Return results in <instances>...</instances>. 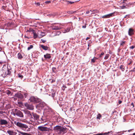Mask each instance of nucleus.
Wrapping results in <instances>:
<instances>
[{
    "instance_id": "9b49d317",
    "label": "nucleus",
    "mask_w": 135,
    "mask_h": 135,
    "mask_svg": "<svg viewBox=\"0 0 135 135\" xmlns=\"http://www.w3.org/2000/svg\"><path fill=\"white\" fill-rule=\"evenodd\" d=\"M128 35L130 36H132L134 34V30L132 28H129L128 31Z\"/></svg>"
},
{
    "instance_id": "a18cd8bd",
    "label": "nucleus",
    "mask_w": 135,
    "mask_h": 135,
    "mask_svg": "<svg viewBox=\"0 0 135 135\" xmlns=\"http://www.w3.org/2000/svg\"><path fill=\"white\" fill-rule=\"evenodd\" d=\"M82 27L83 28H85L86 27V25H84V26H82Z\"/></svg>"
},
{
    "instance_id": "a19ab883",
    "label": "nucleus",
    "mask_w": 135,
    "mask_h": 135,
    "mask_svg": "<svg viewBox=\"0 0 135 135\" xmlns=\"http://www.w3.org/2000/svg\"><path fill=\"white\" fill-rule=\"evenodd\" d=\"M122 9H124L126 8V6H123L121 7Z\"/></svg>"
},
{
    "instance_id": "ddd939ff",
    "label": "nucleus",
    "mask_w": 135,
    "mask_h": 135,
    "mask_svg": "<svg viewBox=\"0 0 135 135\" xmlns=\"http://www.w3.org/2000/svg\"><path fill=\"white\" fill-rule=\"evenodd\" d=\"M33 117H34V121L36 120H38L39 119V116L36 113H33Z\"/></svg>"
},
{
    "instance_id": "2eb2a0df",
    "label": "nucleus",
    "mask_w": 135,
    "mask_h": 135,
    "mask_svg": "<svg viewBox=\"0 0 135 135\" xmlns=\"http://www.w3.org/2000/svg\"><path fill=\"white\" fill-rule=\"evenodd\" d=\"M44 57L45 59H50L51 57V54L47 53L44 55Z\"/></svg>"
},
{
    "instance_id": "39448f33",
    "label": "nucleus",
    "mask_w": 135,
    "mask_h": 135,
    "mask_svg": "<svg viewBox=\"0 0 135 135\" xmlns=\"http://www.w3.org/2000/svg\"><path fill=\"white\" fill-rule=\"evenodd\" d=\"M38 129L40 131H49L50 129L47 127L42 126H40L38 127Z\"/></svg>"
},
{
    "instance_id": "dca6fc26",
    "label": "nucleus",
    "mask_w": 135,
    "mask_h": 135,
    "mask_svg": "<svg viewBox=\"0 0 135 135\" xmlns=\"http://www.w3.org/2000/svg\"><path fill=\"white\" fill-rule=\"evenodd\" d=\"M7 133L10 135H15L16 133L14 132L13 131L8 130L7 132Z\"/></svg>"
},
{
    "instance_id": "5fc2aeb1",
    "label": "nucleus",
    "mask_w": 135,
    "mask_h": 135,
    "mask_svg": "<svg viewBox=\"0 0 135 135\" xmlns=\"http://www.w3.org/2000/svg\"><path fill=\"white\" fill-rule=\"evenodd\" d=\"M52 97H53L54 96V94H53L52 93Z\"/></svg>"
},
{
    "instance_id": "e2e57ef3",
    "label": "nucleus",
    "mask_w": 135,
    "mask_h": 135,
    "mask_svg": "<svg viewBox=\"0 0 135 135\" xmlns=\"http://www.w3.org/2000/svg\"><path fill=\"white\" fill-rule=\"evenodd\" d=\"M123 1V3H124V1Z\"/></svg>"
},
{
    "instance_id": "f8f14e48",
    "label": "nucleus",
    "mask_w": 135,
    "mask_h": 135,
    "mask_svg": "<svg viewBox=\"0 0 135 135\" xmlns=\"http://www.w3.org/2000/svg\"><path fill=\"white\" fill-rule=\"evenodd\" d=\"M67 131V129L65 127H63L61 126L60 128V131L61 132H62L63 133H66Z\"/></svg>"
},
{
    "instance_id": "37998d69",
    "label": "nucleus",
    "mask_w": 135,
    "mask_h": 135,
    "mask_svg": "<svg viewBox=\"0 0 135 135\" xmlns=\"http://www.w3.org/2000/svg\"><path fill=\"white\" fill-rule=\"evenodd\" d=\"M131 106H132V107L133 108L134 107V105L133 103H132L131 105Z\"/></svg>"
},
{
    "instance_id": "20e7f679",
    "label": "nucleus",
    "mask_w": 135,
    "mask_h": 135,
    "mask_svg": "<svg viewBox=\"0 0 135 135\" xmlns=\"http://www.w3.org/2000/svg\"><path fill=\"white\" fill-rule=\"evenodd\" d=\"M39 102V104L36 106V107L38 109L40 110L42 109L46 106V104L44 102L41 101H40Z\"/></svg>"
},
{
    "instance_id": "58836bf2",
    "label": "nucleus",
    "mask_w": 135,
    "mask_h": 135,
    "mask_svg": "<svg viewBox=\"0 0 135 135\" xmlns=\"http://www.w3.org/2000/svg\"><path fill=\"white\" fill-rule=\"evenodd\" d=\"M19 77L21 79H22L23 77V76L22 75H19Z\"/></svg>"
},
{
    "instance_id": "f704fd0d",
    "label": "nucleus",
    "mask_w": 135,
    "mask_h": 135,
    "mask_svg": "<svg viewBox=\"0 0 135 135\" xmlns=\"http://www.w3.org/2000/svg\"><path fill=\"white\" fill-rule=\"evenodd\" d=\"M35 4L37 6H39L40 5V4L39 2L35 3Z\"/></svg>"
},
{
    "instance_id": "393cba45",
    "label": "nucleus",
    "mask_w": 135,
    "mask_h": 135,
    "mask_svg": "<svg viewBox=\"0 0 135 135\" xmlns=\"http://www.w3.org/2000/svg\"><path fill=\"white\" fill-rule=\"evenodd\" d=\"M32 32V33H33V32H35V31L32 28H30L29 30H27V32Z\"/></svg>"
},
{
    "instance_id": "4468645a",
    "label": "nucleus",
    "mask_w": 135,
    "mask_h": 135,
    "mask_svg": "<svg viewBox=\"0 0 135 135\" xmlns=\"http://www.w3.org/2000/svg\"><path fill=\"white\" fill-rule=\"evenodd\" d=\"M15 96L16 97L20 99H22L23 97V95L20 93H18L15 94Z\"/></svg>"
},
{
    "instance_id": "69168bd1",
    "label": "nucleus",
    "mask_w": 135,
    "mask_h": 135,
    "mask_svg": "<svg viewBox=\"0 0 135 135\" xmlns=\"http://www.w3.org/2000/svg\"><path fill=\"white\" fill-rule=\"evenodd\" d=\"M123 1V3H124V1Z\"/></svg>"
},
{
    "instance_id": "bf43d9fd",
    "label": "nucleus",
    "mask_w": 135,
    "mask_h": 135,
    "mask_svg": "<svg viewBox=\"0 0 135 135\" xmlns=\"http://www.w3.org/2000/svg\"><path fill=\"white\" fill-rule=\"evenodd\" d=\"M2 50V49L1 47H0V51Z\"/></svg>"
},
{
    "instance_id": "2f4dec72",
    "label": "nucleus",
    "mask_w": 135,
    "mask_h": 135,
    "mask_svg": "<svg viewBox=\"0 0 135 135\" xmlns=\"http://www.w3.org/2000/svg\"><path fill=\"white\" fill-rule=\"evenodd\" d=\"M6 93L8 95H10L11 93V91L9 90H7L6 91Z\"/></svg>"
},
{
    "instance_id": "de8ad7c7",
    "label": "nucleus",
    "mask_w": 135,
    "mask_h": 135,
    "mask_svg": "<svg viewBox=\"0 0 135 135\" xmlns=\"http://www.w3.org/2000/svg\"><path fill=\"white\" fill-rule=\"evenodd\" d=\"M89 38H90V37H88L86 38V40H88Z\"/></svg>"
},
{
    "instance_id": "412c9836",
    "label": "nucleus",
    "mask_w": 135,
    "mask_h": 135,
    "mask_svg": "<svg viewBox=\"0 0 135 135\" xmlns=\"http://www.w3.org/2000/svg\"><path fill=\"white\" fill-rule=\"evenodd\" d=\"M98 59V58L95 57H94L93 59H92L91 60V63H94Z\"/></svg>"
},
{
    "instance_id": "09e8293b",
    "label": "nucleus",
    "mask_w": 135,
    "mask_h": 135,
    "mask_svg": "<svg viewBox=\"0 0 135 135\" xmlns=\"http://www.w3.org/2000/svg\"><path fill=\"white\" fill-rule=\"evenodd\" d=\"M46 3H50V1H46Z\"/></svg>"
},
{
    "instance_id": "4c0bfd02",
    "label": "nucleus",
    "mask_w": 135,
    "mask_h": 135,
    "mask_svg": "<svg viewBox=\"0 0 135 135\" xmlns=\"http://www.w3.org/2000/svg\"><path fill=\"white\" fill-rule=\"evenodd\" d=\"M104 53L103 52H102L101 54L100 55H99V57H102V55H104Z\"/></svg>"
},
{
    "instance_id": "423d86ee",
    "label": "nucleus",
    "mask_w": 135,
    "mask_h": 135,
    "mask_svg": "<svg viewBox=\"0 0 135 135\" xmlns=\"http://www.w3.org/2000/svg\"><path fill=\"white\" fill-rule=\"evenodd\" d=\"M25 106L28 109L32 110H33L34 109L33 106L32 105L29 104L27 103H26L25 104Z\"/></svg>"
},
{
    "instance_id": "052dcab7",
    "label": "nucleus",
    "mask_w": 135,
    "mask_h": 135,
    "mask_svg": "<svg viewBox=\"0 0 135 135\" xmlns=\"http://www.w3.org/2000/svg\"><path fill=\"white\" fill-rule=\"evenodd\" d=\"M133 135H135V133H133Z\"/></svg>"
},
{
    "instance_id": "a878e982",
    "label": "nucleus",
    "mask_w": 135,
    "mask_h": 135,
    "mask_svg": "<svg viewBox=\"0 0 135 135\" xmlns=\"http://www.w3.org/2000/svg\"><path fill=\"white\" fill-rule=\"evenodd\" d=\"M102 117V115L100 114H99L97 115V118L99 119H100Z\"/></svg>"
},
{
    "instance_id": "680f3d73",
    "label": "nucleus",
    "mask_w": 135,
    "mask_h": 135,
    "mask_svg": "<svg viewBox=\"0 0 135 135\" xmlns=\"http://www.w3.org/2000/svg\"><path fill=\"white\" fill-rule=\"evenodd\" d=\"M93 135H98V134H94Z\"/></svg>"
},
{
    "instance_id": "8fccbe9b",
    "label": "nucleus",
    "mask_w": 135,
    "mask_h": 135,
    "mask_svg": "<svg viewBox=\"0 0 135 135\" xmlns=\"http://www.w3.org/2000/svg\"><path fill=\"white\" fill-rule=\"evenodd\" d=\"M98 134V135H103V133H98V134Z\"/></svg>"
},
{
    "instance_id": "6ab92c4d",
    "label": "nucleus",
    "mask_w": 135,
    "mask_h": 135,
    "mask_svg": "<svg viewBox=\"0 0 135 135\" xmlns=\"http://www.w3.org/2000/svg\"><path fill=\"white\" fill-rule=\"evenodd\" d=\"M33 113H32L28 117L30 121H34V118L33 115Z\"/></svg>"
},
{
    "instance_id": "cd10ccee",
    "label": "nucleus",
    "mask_w": 135,
    "mask_h": 135,
    "mask_svg": "<svg viewBox=\"0 0 135 135\" xmlns=\"http://www.w3.org/2000/svg\"><path fill=\"white\" fill-rule=\"evenodd\" d=\"M76 12V11L73 12V11H68L67 12L69 14H72L73 13H75Z\"/></svg>"
},
{
    "instance_id": "4d7b16f0",
    "label": "nucleus",
    "mask_w": 135,
    "mask_h": 135,
    "mask_svg": "<svg viewBox=\"0 0 135 135\" xmlns=\"http://www.w3.org/2000/svg\"><path fill=\"white\" fill-rule=\"evenodd\" d=\"M25 38H28V39L29 38L28 37H27V36H25Z\"/></svg>"
},
{
    "instance_id": "79ce46f5",
    "label": "nucleus",
    "mask_w": 135,
    "mask_h": 135,
    "mask_svg": "<svg viewBox=\"0 0 135 135\" xmlns=\"http://www.w3.org/2000/svg\"><path fill=\"white\" fill-rule=\"evenodd\" d=\"M55 80H54L53 79H52V81H51V83H53L55 82Z\"/></svg>"
},
{
    "instance_id": "7c9ffc66",
    "label": "nucleus",
    "mask_w": 135,
    "mask_h": 135,
    "mask_svg": "<svg viewBox=\"0 0 135 135\" xmlns=\"http://www.w3.org/2000/svg\"><path fill=\"white\" fill-rule=\"evenodd\" d=\"M33 46L32 45H30V46L28 47L27 48V50H29L31 49H32L33 48Z\"/></svg>"
},
{
    "instance_id": "774afa93",
    "label": "nucleus",
    "mask_w": 135,
    "mask_h": 135,
    "mask_svg": "<svg viewBox=\"0 0 135 135\" xmlns=\"http://www.w3.org/2000/svg\"><path fill=\"white\" fill-rule=\"evenodd\" d=\"M4 70V69H3V71H5Z\"/></svg>"
},
{
    "instance_id": "864d4df0",
    "label": "nucleus",
    "mask_w": 135,
    "mask_h": 135,
    "mask_svg": "<svg viewBox=\"0 0 135 135\" xmlns=\"http://www.w3.org/2000/svg\"><path fill=\"white\" fill-rule=\"evenodd\" d=\"M56 68H52V71H54V69H56Z\"/></svg>"
},
{
    "instance_id": "1a4fd4ad",
    "label": "nucleus",
    "mask_w": 135,
    "mask_h": 135,
    "mask_svg": "<svg viewBox=\"0 0 135 135\" xmlns=\"http://www.w3.org/2000/svg\"><path fill=\"white\" fill-rule=\"evenodd\" d=\"M38 36L41 38L45 36L46 35V33L45 32H42L41 31H38Z\"/></svg>"
},
{
    "instance_id": "3c124183",
    "label": "nucleus",
    "mask_w": 135,
    "mask_h": 135,
    "mask_svg": "<svg viewBox=\"0 0 135 135\" xmlns=\"http://www.w3.org/2000/svg\"><path fill=\"white\" fill-rule=\"evenodd\" d=\"M121 69L122 71H123L124 70V68H120Z\"/></svg>"
},
{
    "instance_id": "473e14b6",
    "label": "nucleus",
    "mask_w": 135,
    "mask_h": 135,
    "mask_svg": "<svg viewBox=\"0 0 135 135\" xmlns=\"http://www.w3.org/2000/svg\"><path fill=\"white\" fill-rule=\"evenodd\" d=\"M112 131H110L108 132H105L103 134V135H106L107 134H108L110 133H112Z\"/></svg>"
},
{
    "instance_id": "0e129e2a",
    "label": "nucleus",
    "mask_w": 135,
    "mask_h": 135,
    "mask_svg": "<svg viewBox=\"0 0 135 135\" xmlns=\"http://www.w3.org/2000/svg\"><path fill=\"white\" fill-rule=\"evenodd\" d=\"M123 1V3H124V1Z\"/></svg>"
},
{
    "instance_id": "c85d7f7f",
    "label": "nucleus",
    "mask_w": 135,
    "mask_h": 135,
    "mask_svg": "<svg viewBox=\"0 0 135 135\" xmlns=\"http://www.w3.org/2000/svg\"><path fill=\"white\" fill-rule=\"evenodd\" d=\"M109 56V54H107L106 55L105 57H104V59L106 60L107 59H108Z\"/></svg>"
},
{
    "instance_id": "72a5a7b5",
    "label": "nucleus",
    "mask_w": 135,
    "mask_h": 135,
    "mask_svg": "<svg viewBox=\"0 0 135 135\" xmlns=\"http://www.w3.org/2000/svg\"><path fill=\"white\" fill-rule=\"evenodd\" d=\"M125 41H122L121 42V44H120V46H123L124 44H125Z\"/></svg>"
},
{
    "instance_id": "338daca9",
    "label": "nucleus",
    "mask_w": 135,
    "mask_h": 135,
    "mask_svg": "<svg viewBox=\"0 0 135 135\" xmlns=\"http://www.w3.org/2000/svg\"><path fill=\"white\" fill-rule=\"evenodd\" d=\"M1 113V111H0V113Z\"/></svg>"
},
{
    "instance_id": "ea45409f",
    "label": "nucleus",
    "mask_w": 135,
    "mask_h": 135,
    "mask_svg": "<svg viewBox=\"0 0 135 135\" xmlns=\"http://www.w3.org/2000/svg\"><path fill=\"white\" fill-rule=\"evenodd\" d=\"M27 95H28V94L27 93H25L24 94V96L26 98Z\"/></svg>"
},
{
    "instance_id": "f03ea898",
    "label": "nucleus",
    "mask_w": 135,
    "mask_h": 135,
    "mask_svg": "<svg viewBox=\"0 0 135 135\" xmlns=\"http://www.w3.org/2000/svg\"><path fill=\"white\" fill-rule=\"evenodd\" d=\"M15 124L18 127L22 129H26L28 128V126L26 124L22 123L19 122H15Z\"/></svg>"
},
{
    "instance_id": "49530a36",
    "label": "nucleus",
    "mask_w": 135,
    "mask_h": 135,
    "mask_svg": "<svg viewBox=\"0 0 135 135\" xmlns=\"http://www.w3.org/2000/svg\"><path fill=\"white\" fill-rule=\"evenodd\" d=\"M118 102H119V104H120L122 102V101L121 100H119Z\"/></svg>"
},
{
    "instance_id": "aec40b11",
    "label": "nucleus",
    "mask_w": 135,
    "mask_h": 135,
    "mask_svg": "<svg viewBox=\"0 0 135 135\" xmlns=\"http://www.w3.org/2000/svg\"><path fill=\"white\" fill-rule=\"evenodd\" d=\"M61 127V126H57L54 127V129L55 130H59L60 131Z\"/></svg>"
},
{
    "instance_id": "f257e3e1",
    "label": "nucleus",
    "mask_w": 135,
    "mask_h": 135,
    "mask_svg": "<svg viewBox=\"0 0 135 135\" xmlns=\"http://www.w3.org/2000/svg\"><path fill=\"white\" fill-rule=\"evenodd\" d=\"M13 113L14 115H16L17 116L21 117H23V115L21 112L18 109H16L12 110Z\"/></svg>"
},
{
    "instance_id": "b1692460",
    "label": "nucleus",
    "mask_w": 135,
    "mask_h": 135,
    "mask_svg": "<svg viewBox=\"0 0 135 135\" xmlns=\"http://www.w3.org/2000/svg\"><path fill=\"white\" fill-rule=\"evenodd\" d=\"M22 58V56L20 53H19L18 55V59H20Z\"/></svg>"
},
{
    "instance_id": "c9c22d12",
    "label": "nucleus",
    "mask_w": 135,
    "mask_h": 135,
    "mask_svg": "<svg viewBox=\"0 0 135 135\" xmlns=\"http://www.w3.org/2000/svg\"><path fill=\"white\" fill-rule=\"evenodd\" d=\"M41 41H42V42L43 43H45L46 41V40H43V39H41Z\"/></svg>"
},
{
    "instance_id": "e433bc0d",
    "label": "nucleus",
    "mask_w": 135,
    "mask_h": 135,
    "mask_svg": "<svg viewBox=\"0 0 135 135\" xmlns=\"http://www.w3.org/2000/svg\"><path fill=\"white\" fill-rule=\"evenodd\" d=\"M135 47V46H130V47H129V48L130 49H133Z\"/></svg>"
},
{
    "instance_id": "a211bd4d",
    "label": "nucleus",
    "mask_w": 135,
    "mask_h": 135,
    "mask_svg": "<svg viewBox=\"0 0 135 135\" xmlns=\"http://www.w3.org/2000/svg\"><path fill=\"white\" fill-rule=\"evenodd\" d=\"M113 15L112 13H110L108 14H107L106 15H105L103 16L102 17L103 18H106L109 17H110L112 16Z\"/></svg>"
},
{
    "instance_id": "f3484780",
    "label": "nucleus",
    "mask_w": 135,
    "mask_h": 135,
    "mask_svg": "<svg viewBox=\"0 0 135 135\" xmlns=\"http://www.w3.org/2000/svg\"><path fill=\"white\" fill-rule=\"evenodd\" d=\"M41 47L44 50H48L49 47L47 46H46L44 45H41Z\"/></svg>"
},
{
    "instance_id": "bb28decb",
    "label": "nucleus",
    "mask_w": 135,
    "mask_h": 135,
    "mask_svg": "<svg viewBox=\"0 0 135 135\" xmlns=\"http://www.w3.org/2000/svg\"><path fill=\"white\" fill-rule=\"evenodd\" d=\"M33 37L34 38H36L38 36V35L35 32H33Z\"/></svg>"
},
{
    "instance_id": "9d476101",
    "label": "nucleus",
    "mask_w": 135,
    "mask_h": 135,
    "mask_svg": "<svg viewBox=\"0 0 135 135\" xmlns=\"http://www.w3.org/2000/svg\"><path fill=\"white\" fill-rule=\"evenodd\" d=\"M8 122L6 120L4 119H1L0 120V124L1 125H6L8 124Z\"/></svg>"
},
{
    "instance_id": "13d9d810",
    "label": "nucleus",
    "mask_w": 135,
    "mask_h": 135,
    "mask_svg": "<svg viewBox=\"0 0 135 135\" xmlns=\"http://www.w3.org/2000/svg\"><path fill=\"white\" fill-rule=\"evenodd\" d=\"M131 131H132V129H130V130H128V132H130Z\"/></svg>"
},
{
    "instance_id": "c756f323",
    "label": "nucleus",
    "mask_w": 135,
    "mask_h": 135,
    "mask_svg": "<svg viewBox=\"0 0 135 135\" xmlns=\"http://www.w3.org/2000/svg\"><path fill=\"white\" fill-rule=\"evenodd\" d=\"M66 2H67V4H72L74 3V2H72L71 1H66Z\"/></svg>"
},
{
    "instance_id": "5701e85b",
    "label": "nucleus",
    "mask_w": 135,
    "mask_h": 135,
    "mask_svg": "<svg viewBox=\"0 0 135 135\" xmlns=\"http://www.w3.org/2000/svg\"><path fill=\"white\" fill-rule=\"evenodd\" d=\"M25 113L27 114L28 117H29L31 114L30 112L28 110H26L25 111Z\"/></svg>"
},
{
    "instance_id": "c03bdc74",
    "label": "nucleus",
    "mask_w": 135,
    "mask_h": 135,
    "mask_svg": "<svg viewBox=\"0 0 135 135\" xmlns=\"http://www.w3.org/2000/svg\"><path fill=\"white\" fill-rule=\"evenodd\" d=\"M90 12L88 10L86 11V14H88Z\"/></svg>"
},
{
    "instance_id": "603ef678",
    "label": "nucleus",
    "mask_w": 135,
    "mask_h": 135,
    "mask_svg": "<svg viewBox=\"0 0 135 135\" xmlns=\"http://www.w3.org/2000/svg\"><path fill=\"white\" fill-rule=\"evenodd\" d=\"M132 61H130V62L129 63H128V64L129 65H130V64H131V63H132Z\"/></svg>"
},
{
    "instance_id": "6e6d98bb",
    "label": "nucleus",
    "mask_w": 135,
    "mask_h": 135,
    "mask_svg": "<svg viewBox=\"0 0 135 135\" xmlns=\"http://www.w3.org/2000/svg\"><path fill=\"white\" fill-rule=\"evenodd\" d=\"M133 71H135V68H134L133 70Z\"/></svg>"
},
{
    "instance_id": "4be33fe9",
    "label": "nucleus",
    "mask_w": 135,
    "mask_h": 135,
    "mask_svg": "<svg viewBox=\"0 0 135 135\" xmlns=\"http://www.w3.org/2000/svg\"><path fill=\"white\" fill-rule=\"evenodd\" d=\"M70 27L66 28V29L63 30V32L64 33H65L69 32L70 31Z\"/></svg>"
},
{
    "instance_id": "0eeeda50",
    "label": "nucleus",
    "mask_w": 135,
    "mask_h": 135,
    "mask_svg": "<svg viewBox=\"0 0 135 135\" xmlns=\"http://www.w3.org/2000/svg\"><path fill=\"white\" fill-rule=\"evenodd\" d=\"M5 75H9L11 74V68L9 69L8 68H5Z\"/></svg>"
},
{
    "instance_id": "6e6552de",
    "label": "nucleus",
    "mask_w": 135,
    "mask_h": 135,
    "mask_svg": "<svg viewBox=\"0 0 135 135\" xmlns=\"http://www.w3.org/2000/svg\"><path fill=\"white\" fill-rule=\"evenodd\" d=\"M56 23H53L51 25L53 26L52 27V30H59L61 29V28L60 26H54V24H55Z\"/></svg>"
},
{
    "instance_id": "7ed1b4c3",
    "label": "nucleus",
    "mask_w": 135,
    "mask_h": 135,
    "mask_svg": "<svg viewBox=\"0 0 135 135\" xmlns=\"http://www.w3.org/2000/svg\"><path fill=\"white\" fill-rule=\"evenodd\" d=\"M29 100L30 102L36 103L40 101L41 99L36 97L32 96L29 99Z\"/></svg>"
}]
</instances>
